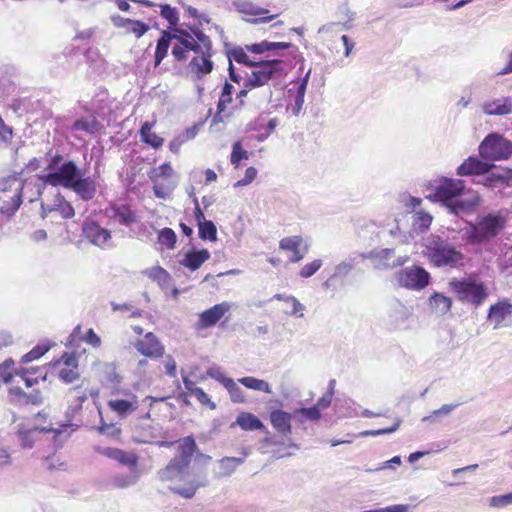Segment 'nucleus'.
<instances>
[{"instance_id":"obj_20","label":"nucleus","mask_w":512,"mask_h":512,"mask_svg":"<svg viewBox=\"0 0 512 512\" xmlns=\"http://www.w3.org/2000/svg\"><path fill=\"white\" fill-rule=\"evenodd\" d=\"M293 413H288L281 409L272 410L269 415L273 428L282 436L286 437L291 434V420Z\"/></svg>"},{"instance_id":"obj_19","label":"nucleus","mask_w":512,"mask_h":512,"mask_svg":"<svg viewBox=\"0 0 512 512\" xmlns=\"http://www.w3.org/2000/svg\"><path fill=\"white\" fill-rule=\"evenodd\" d=\"M242 454V457H223L218 460L217 468L213 471L214 477L221 479L232 475L235 470L244 463L248 456V452L246 450H244Z\"/></svg>"},{"instance_id":"obj_15","label":"nucleus","mask_w":512,"mask_h":512,"mask_svg":"<svg viewBox=\"0 0 512 512\" xmlns=\"http://www.w3.org/2000/svg\"><path fill=\"white\" fill-rule=\"evenodd\" d=\"M73 424L71 423H65L60 425L58 428L53 427H34L32 429H25L22 426H19L17 431V436L20 441V445L24 449H30L33 447L35 440H36V434L38 432L40 433H47V432H53L56 437L60 436L68 427H72Z\"/></svg>"},{"instance_id":"obj_48","label":"nucleus","mask_w":512,"mask_h":512,"mask_svg":"<svg viewBox=\"0 0 512 512\" xmlns=\"http://www.w3.org/2000/svg\"><path fill=\"white\" fill-rule=\"evenodd\" d=\"M286 303L291 305V310L287 311L286 314L299 318L304 316L305 306L296 297L289 295V297L286 298Z\"/></svg>"},{"instance_id":"obj_59","label":"nucleus","mask_w":512,"mask_h":512,"mask_svg":"<svg viewBox=\"0 0 512 512\" xmlns=\"http://www.w3.org/2000/svg\"><path fill=\"white\" fill-rule=\"evenodd\" d=\"M400 423H401V420L397 419L395 421V423L389 428L364 431L362 433V435H364V436H379V435H384V434H390V433L395 432L399 428Z\"/></svg>"},{"instance_id":"obj_8","label":"nucleus","mask_w":512,"mask_h":512,"mask_svg":"<svg viewBox=\"0 0 512 512\" xmlns=\"http://www.w3.org/2000/svg\"><path fill=\"white\" fill-rule=\"evenodd\" d=\"M448 286L458 301L471 304L474 307L481 306L489 295L484 282L475 277L452 278L448 282Z\"/></svg>"},{"instance_id":"obj_5","label":"nucleus","mask_w":512,"mask_h":512,"mask_svg":"<svg viewBox=\"0 0 512 512\" xmlns=\"http://www.w3.org/2000/svg\"><path fill=\"white\" fill-rule=\"evenodd\" d=\"M423 254L437 268L460 269L466 257L448 239L431 234L424 239Z\"/></svg>"},{"instance_id":"obj_64","label":"nucleus","mask_w":512,"mask_h":512,"mask_svg":"<svg viewBox=\"0 0 512 512\" xmlns=\"http://www.w3.org/2000/svg\"><path fill=\"white\" fill-rule=\"evenodd\" d=\"M338 13L347 18V21L341 23V26L344 29H350L351 25L349 24L354 19V13L350 10L348 5L344 4L338 8Z\"/></svg>"},{"instance_id":"obj_11","label":"nucleus","mask_w":512,"mask_h":512,"mask_svg":"<svg viewBox=\"0 0 512 512\" xmlns=\"http://www.w3.org/2000/svg\"><path fill=\"white\" fill-rule=\"evenodd\" d=\"M396 279L401 287L420 291L429 285L431 276L423 267L413 265L398 271Z\"/></svg>"},{"instance_id":"obj_49","label":"nucleus","mask_w":512,"mask_h":512,"mask_svg":"<svg viewBox=\"0 0 512 512\" xmlns=\"http://www.w3.org/2000/svg\"><path fill=\"white\" fill-rule=\"evenodd\" d=\"M15 371L16 370L14 369V361L12 359H7L0 364V378L5 383L11 381L13 373Z\"/></svg>"},{"instance_id":"obj_51","label":"nucleus","mask_w":512,"mask_h":512,"mask_svg":"<svg viewBox=\"0 0 512 512\" xmlns=\"http://www.w3.org/2000/svg\"><path fill=\"white\" fill-rule=\"evenodd\" d=\"M248 158V153L242 148V145L239 141L235 142L232 147L231 153V163L235 166H238L239 162L243 159Z\"/></svg>"},{"instance_id":"obj_27","label":"nucleus","mask_w":512,"mask_h":512,"mask_svg":"<svg viewBox=\"0 0 512 512\" xmlns=\"http://www.w3.org/2000/svg\"><path fill=\"white\" fill-rule=\"evenodd\" d=\"M433 217L422 210L416 211L412 215L411 231L409 237L414 238L415 235L426 232L432 223Z\"/></svg>"},{"instance_id":"obj_56","label":"nucleus","mask_w":512,"mask_h":512,"mask_svg":"<svg viewBox=\"0 0 512 512\" xmlns=\"http://www.w3.org/2000/svg\"><path fill=\"white\" fill-rule=\"evenodd\" d=\"M490 506L495 508H502L512 504V493L504 495L493 496L489 500Z\"/></svg>"},{"instance_id":"obj_54","label":"nucleus","mask_w":512,"mask_h":512,"mask_svg":"<svg viewBox=\"0 0 512 512\" xmlns=\"http://www.w3.org/2000/svg\"><path fill=\"white\" fill-rule=\"evenodd\" d=\"M321 266H322V260L316 259V260L312 261L311 263L304 265L301 268L299 275L302 278H309V277L313 276L321 268Z\"/></svg>"},{"instance_id":"obj_57","label":"nucleus","mask_w":512,"mask_h":512,"mask_svg":"<svg viewBox=\"0 0 512 512\" xmlns=\"http://www.w3.org/2000/svg\"><path fill=\"white\" fill-rule=\"evenodd\" d=\"M111 307H112L113 311H123V312L130 311L131 312L130 317H132V318H138L142 315L141 310L134 309V307L128 303L118 304L115 302H111Z\"/></svg>"},{"instance_id":"obj_55","label":"nucleus","mask_w":512,"mask_h":512,"mask_svg":"<svg viewBox=\"0 0 512 512\" xmlns=\"http://www.w3.org/2000/svg\"><path fill=\"white\" fill-rule=\"evenodd\" d=\"M161 7V16L165 18L170 25H176L178 23V13L175 8L170 5L164 4L160 5Z\"/></svg>"},{"instance_id":"obj_36","label":"nucleus","mask_w":512,"mask_h":512,"mask_svg":"<svg viewBox=\"0 0 512 512\" xmlns=\"http://www.w3.org/2000/svg\"><path fill=\"white\" fill-rule=\"evenodd\" d=\"M238 382L244 385L246 388L255 390V391H261L265 393H272V389L270 384L262 379H258L252 376H247L238 379Z\"/></svg>"},{"instance_id":"obj_50","label":"nucleus","mask_w":512,"mask_h":512,"mask_svg":"<svg viewBox=\"0 0 512 512\" xmlns=\"http://www.w3.org/2000/svg\"><path fill=\"white\" fill-rule=\"evenodd\" d=\"M58 375H59V378L67 384L76 381L80 377L78 368H72V367H62L59 370Z\"/></svg>"},{"instance_id":"obj_3","label":"nucleus","mask_w":512,"mask_h":512,"mask_svg":"<svg viewBox=\"0 0 512 512\" xmlns=\"http://www.w3.org/2000/svg\"><path fill=\"white\" fill-rule=\"evenodd\" d=\"M180 45H174L172 55L177 61H187L190 52L194 56L188 63L190 72L195 74L197 79L203 78L205 75L213 71L214 63L212 56L214 55L212 41L203 31L199 29L192 30V33H181Z\"/></svg>"},{"instance_id":"obj_26","label":"nucleus","mask_w":512,"mask_h":512,"mask_svg":"<svg viewBox=\"0 0 512 512\" xmlns=\"http://www.w3.org/2000/svg\"><path fill=\"white\" fill-rule=\"evenodd\" d=\"M103 453L108 458L115 460L130 469L137 468L138 456L134 453L126 452L118 448H106Z\"/></svg>"},{"instance_id":"obj_58","label":"nucleus","mask_w":512,"mask_h":512,"mask_svg":"<svg viewBox=\"0 0 512 512\" xmlns=\"http://www.w3.org/2000/svg\"><path fill=\"white\" fill-rule=\"evenodd\" d=\"M257 169L249 167L245 171V175L242 179L234 183V187H243L249 185L257 176Z\"/></svg>"},{"instance_id":"obj_25","label":"nucleus","mask_w":512,"mask_h":512,"mask_svg":"<svg viewBox=\"0 0 512 512\" xmlns=\"http://www.w3.org/2000/svg\"><path fill=\"white\" fill-rule=\"evenodd\" d=\"M210 252L207 249L191 250L187 252L180 264L191 271H196L202 264L210 258Z\"/></svg>"},{"instance_id":"obj_14","label":"nucleus","mask_w":512,"mask_h":512,"mask_svg":"<svg viewBox=\"0 0 512 512\" xmlns=\"http://www.w3.org/2000/svg\"><path fill=\"white\" fill-rule=\"evenodd\" d=\"M134 347L140 354L150 359L161 358L165 352L164 345L153 332H148L143 339L136 340Z\"/></svg>"},{"instance_id":"obj_35","label":"nucleus","mask_w":512,"mask_h":512,"mask_svg":"<svg viewBox=\"0 0 512 512\" xmlns=\"http://www.w3.org/2000/svg\"><path fill=\"white\" fill-rule=\"evenodd\" d=\"M232 91L233 85L226 81L222 88V92L217 104L218 113L213 117V122L221 121V117L219 116V114L225 111L227 105L231 103Z\"/></svg>"},{"instance_id":"obj_12","label":"nucleus","mask_w":512,"mask_h":512,"mask_svg":"<svg viewBox=\"0 0 512 512\" xmlns=\"http://www.w3.org/2000/svg\"><path fill=\"white\" fill-rule=\"evenodd\" d=\"M364 259L375 261L377 269H393L404 265L408 261V256H396L395 250L390 248L373 249L361 255Z\"/></svg>"},{"instance_id":"obj_38","label":"nucleus","mask_w":512,"mask_h":512,"mask_svg":"<svg viewBox=\"0 0 512 512\" xmlns=\"http://www.w3.org/2000/svg\"><path fill=\"white\" fill-rule=\"evenodd\" d=\"M150 279L156 281L161 287H166L170 280V274L161 266H154L144 272Z\"/></svg>"},{"instance_id":"obj_10","label":"nucleus","mask_w":512,"mask_h":512,"mask_svg":"<svg viewBox=\"0 0 512 512\" xmlns=\"http://www.w3.org/2000/svg\"><path fill=\"white\" fill-rule=\"evenodd\" d=\"M23 182L18 178H9L0 182V200L4 205L2 213H14L22 204Z\"/></svg>"},{"instance_id":"obj_1","label":"nucleus","mask_w":512,"mask_h":512,"mask_svg":"<svg viewBox=\"0 0 512 512\" xmlns=\"http://www.w3.org/2000/svg\"><path fill=\"white\" fill-rule=\"evenodd\" d=\"M197 445L193 437L188 436L178 441L177 455L173 457L165 468L158 472L163 482H169V489L185 499L195 496L197 490L206 486V478L190 470L193 455Z\"/></svg>"},{"instance_id":"obj_29","label":"nucleus","mask_w":512,"mask_h":512,"mask_svg":"<svg viewBox=\"0 0 512 512\" xmlns=\"http://www.w3.org/2000/svg\"><path fill=\"white\" fill-rule=\"evenodd\" d=\"M302 244L301 236H291L282 238L279 242V248L286 251L292 252L290 261L297 263L303 259V254L300 252V245Z\"/></svg>"},{"instance_id":"obj_18","label":"nucleus","mask_w":512,"mask_h":512,"mask_svg":"<svg viewBox=\"0 0 512 512\" xmlns=\"http://www.w3.org/2000/svg\"><path fill=\"white\" fill-rule=\"evenodd\" d=\"M232 304L229 302H222L214 305L213 307L203 311L199 314V325L202 328L212 327L230 311Z\"/></svg>"},{"instance_id":"obj_22","label":"nucleus","mask_w":512,"mask_h":512,"mask_svg":"<svg viewBox=\"0 0 512 512\" xmlns=\"http://www.w3.org/2000/svg\"><path fill=\"white\" fill-rule=\"evenodd\" d=\"M511 315L512 304L509 300L504 299L490 306L487 318L494 323V329H498L502 322Z\"/></svg>"},{"instance_id":"obj_24","label":"nucleus","mask_w":512,"mask_h":512,"mask_svg":"<svg viewBox=\"0 0 512 512\" xmlns=\"http://www.w3.org/2000/svg\"><path fill=\"white\" fill-rule=\"evenodd\" d=\"M106 215L125 226L131 225L136 220L134 212L126 205H112L106 209Z\"/></svg>"},{"instance_id":"obj_61","label":"nucleus","mask_w":512,"mask_h":512,"mask_svg":"<svg viewBox=\"0 0 512 512\" xmlns=\"http://www.w3.org/2000/svg\"><path fill=\"white\" fill-rule=\"evenodd\" d=\"M192 396L196 397L201 404L209 406L210 409L214 410L216 408V404L210 400L209 396L202 388L194 390Z\"/></svg>"},{"instance_id":"obj_2","label":"nucleus","mask_w":512,"mask_h":512,"mask_svg":"<svg viewBox=\"0 0 512 512\" xmlns=\"http://www.w3.org/2000/svg\"><path fill=\"white\" fill-rule=\"evenodd\" d=\"M428 198L446 207L456 216L470 215L481 203V196L473 189H467L465 181L441 176L430 182Z\"/></svg>"},{"instance_id":"obj_60","label":"nucleus","mask_w":512,"mask_h":512,"mask_svg":"<svg viewBox=\"0 0 512 512\" xmlns=\"http://www.w3.org/2000/svg\"><path fill=\"white\" fill-rule=\"evenodd\" d=\"M30 373V369H25L24 367H20L15 371V374L24 380L27 387H32L33 385L37 384L39 379L38 377H31Z\"/></svg>"},{"instance_id":"obj_17","label":"nucleus","mask_w":512,"mask_h":512,"mask_svg":"<svg viewBox=\"0 0 512 512\" xmlns=\"http://www.w3.org/2000/svg\"><path fill=\"white\" fill-rule=\"evenodd\" d=\"M492 165L480 160L478 157L470 156L456 169V174L460 177L479 176L488 173Z\"/></svg>"},{"instance_id":"obj_31","label":"nucleus","mask_w":512,"mask_h":512,"mask_svg":"<svg viewBox=\"0 0 512 512\" xmlns=\"http://www.w3.org/2000/svg\"><path fill=\"white\" fill-rule=\"evenodd\" d=\"M236 424L245 431L265 430L266 427L255 415L242 412L237 416Z\"/></svg>"},{"instance_id":"obj_7","label":"nucleus","mask_w":512,"mask_h":512,"mask_svg":"<svg viewBox=\"0 0 512 512\" xmlns=\"http://www.w3.org/2000/svg\"><path fill=\"white\" fill-rule=\"evenodd\" d=\"M506 222V212L502 210L478 214L474 222H469L466 240L471 244L487 243L502 232Z\"/></svg>"},{"instance_id":"obj_9","label":"nucleus","mask_w":512,"mask_h":512,"mask_svg":"<svg viewBox=\"0 0 512 512\" xmlns=\"http://www.w3.org/2000/svg\"><path fill=\"white\" fill-rule=\"evenodd\" d=\"M479 153L484 159L505 160L512 155V142L497 133H492L481 142Z\"/></svg>"},{"instance_id":"obj_34","label":"nucleus","mask_w":512,"mask_h":512,"mask_svg":"<svg viewBox=\"0 0 512 512\" xmlns=\"http://www.w3.org/2000/svg\"><path fill=\"white\" fill-rule=\"evenodd\" d=\"M321 412L314 406L308 408H299L293 412V418L300 424L306 422H317L321 419Z\"/></svg>"},{"instance_id":"obj_47","label":"nucleus","mask_w":512,"mask_h":512,"mask_svg":"<svg viewBox=\"0 0 512 512\" xmlns=\"http://www.w3.org/2000/svg\"><path fill=\"white\" fill-rule=\"evenodd\" d=\"M206 374L208 377L216 380L223 386H225L232 379L230 377H227L223 372L222 368L217 365L209 367L206 371Z\"/></svg>"},{"instance_id":"obj_33","label":"nucleus","mask_w":512,"mask_h":512,"mask_svg":"<svg viewBox=\"0 0 512 512\" xmlns=\"http://www.w3.org/2000/svg\"><path fill=\"white\" fill-rule=\"evenodd\" d=\"M289 47H290V43L269 42V41L265 40L260 43L246 45V50L248 52H252L255 54H262L266 51H272V50H278V49H288Z\"/></svg>"},{"instance_id":"obj_62","label":"nucleus","mask_w":512,"mask_h":512,"mask_svg":"<svg viewBox=\"0 0 512 512\" xmlns=\"http://www.w3.org/2000/svg\"><path fill=\"white\" fill-rule=\"evenodd\" d=\"M12 465V456L9 450L0 446V471L9 468Z\"/></svg>"},{"instance_id":"obj_52","label":"nucleus","mask_w":512,"mask_h":512,"mask_svg":"<svg viewBox=\"0 0 512 512\" xmlns=\"http://www.w3.org/2000/svg\"><path fill=\"white\" fill-rule=\"evenodd\" d=\"M354 268V263L352 261H343L336 265L334 273L330 277V279L334 278H343L347 276L351 270Z\"/></svg>"},{"instance_id":"obj_30","label":"nucleus","mask_w":512,"mask_h":512,"mask_svg":"<svg viewBox=\"0 0 512 512\" xmlns=\"http://www.w3.org/2000/svg\"><path fill=\"white\" fill-rule=\"evenodd\" d=\"M140 478V471L137 468H131L126 474H116L111 477V485L115 488H128L134 486Z\"/></svg>"},{"instance_id":"obj_43","label":"nucleus","mask_w":512,"mask_h":512,"mask_svg":"<svg viewBox=\"0 0 512 512\" xmlns=\"http://www.w3.org/2000/svg\"><path fill=\"white\" fill-rule=\"evenodd\" d=\"M57 201L59 202V204L57 205L58 206L57 210L60 211V214L62 215V217L65 219L72 218L74 216L75 212H74V209L71 206V204L66 202L64 197L61 196V194L57 195ZM42 209L44 211L48 210L49 212L56 210V208H53V207L46 208L44 204H42Z\"/></svg>"},{"instance_id":"obj_46","label":"nucleus","mask_w":512,"mask_h":512,"mask_svg":"<svg viewBox=\"0 0 512 512\" xmlns=\"http://www.w3.org/2000/svg\"><path fill=\"white\" fill-rule=\"evenodd\" d=\"M224 388L228 391L230 395V399L234 403H243L245 402V396L242 389L237 385V383L231 379Z\"/></svg>"},{"instance_id":"obj_53","label":"nucleus","mask_w":512,"mask_h":512,"mask_svg":"<svg viewBox=\"0 0 512 512\" xmlns=\"http://www.w3.org/2000/svg\"><path fill=\"white\" fill-rule=\"evenodd\" d=\"M148 30L149 25L139 20H133L126 28L127 32L133 33L137 38L142 37Z\"/></svg>"},{"instance_id":"obj_44","label":"nucleus","mask_w":512,"mask_h":512,"mask_svg":"<svg viewBox=\"0 0 512 512\" xmlns=\"http://www.w3.org/2000/svg\"><path fill=\"white\" fill-rule=\"evenodd\" d=\"M177 241L176 233L171 228H163L158 234V242L167 249H174Z\"/></svg>"},{"instance_id":"obj_40","label":"nucleus","mask_w":512,"mask_h":512,"mask_svg":"<svg viewBox=\"0 0 512 512\" xmlns=\"http://www.w3.org/2000/svg\"><path fill=\"white\" fill-rule=\"evenodd\" d=\"M233 7L242 14L247 15H259L264 12H267L266 10L258 7L257 5L253 4L252 2L246 1V0H234L233 1Z\"/></svg>"},{"instance_id":"obj_45","label":"nucleus","mask_w":512,"mask_h":512,"mask_svg":"<svg viewBox=\"0 0 512 512\" xmlns=\"http://www.w3.org/2000/svg\"><path fill=\"white\" fill-rule=\"evenodd\" d=\"M103 373L106 382L110 384L112 388H114L116 385H119L122 381V377L117 373L116 366L113 363L104 364Z\"/></svg>"},{"instance_id":"obj_4","label":"nucleus","mask_w":512,"mask_h":512,"mask_svg":"<svg viewBox=\"0 0 512 512\" xmlns=\"http://www.w3.org/2000/svg\"><path fill=\"white\" fill-rule=\"evenodd\" d=\"M45 185L53 187L62 186L71 190L82 201L93 200L98 191V183L95 177L87 176L73 160H66L57 171H52L39 176Z\"/></svg>"},{"instance_id":"obj_16","label":"nucleus","mask_w":512,"mask_h":512,"mask_svg":"<svg viewBox=\"0 0 512 512\" xmlns=\"http://www.w3.org/2000/svg\"><path fill=\"white\" fill-rule=\"evenodd\" d=\"M126 396V398L122 399H112L108 401V407L111 411L115 412L120 418H126L139 407V399L138 397L130 392H120Z\"/></svg>"},{"instance_id":"obj_32","label":"nucleus","mask_w":512,"mask_h":512,"mask_svg":"<svg viewBox=\"0 0 512 512\" xmlns=\"http://www.w3.org/2000/svg\"><path fill=\"white\" fill-rule=\"evenodd\" d=\"M429 305L434 311L444 315L450 311L452 307V299L442 293L434 292L429 297Z\"/></svg>"},{"instance_id":"obj_21","label":"nucleus","mask_w":512,"mask_h":512,"mask_svg":"<svg viewBox=\"0 0 512 512\" xmlns=\"http://www.w3.org/2000/svg\"><path fill=\"white\" fill-rule=\"evenodd\" d=\"M181 33H188L184 30H178L177 33L172 34L168 31H162L161 37L157 41L156 51H155V63L154 66L157 67L160 65L162 60L167 56L168 49L170 47V42L172 40H177L176 45H180V35Z\"/></svg>"},{"instance_id":"obj_37","label":"nucleus","mask_w":512,"mask_h":512,"mask_svg":"<svg viewBox=\"0 0 512 512\" xmlns=\"http://www.w3.org/2000/svg\"><path fill=\"white\" fill-rule=\"evenodd\" d=\"M152 124L149 122H145L141 126L140 134L141 139L146 144L151 145L154 148H159L163 144V139L152 132Z\"/></svg>"},{"instance_id":"obj_13","label":"nucleus","mask_w":512,"mask_h":512,"mask_svg":"<svg viewBox=\"0 0 512 512\" xmlns=\"http://www.w3.org/2000/svg\"><path fill=\"white\" fill-rule=\"evenodd\" d=\"M84 237L89 243L100 248L111 247V232L93 220L85 221L82 226Z\"/></svg>"},{"instance_id":"obj_42","label":"nucleus","mask_w":512,"mask_h":512,"mask_svg":"<svg viewBox=\"0 0 512 512\" xmlns=\"http://www.w3.org/2000/svg\"><path fill=\"white\" fill-rule=\"evenodd\" d=\"M50 348L51 345L49 343H39L31 351L22 356L21 363L26 364L40 358L46 352H48Z\"/></svg>"},{"instance_id":"obj_39","label":"nucleus","mask_w":512,"mask_h":512,"mask_svg":"<svg viewBox=\"0 0 512 512\" xmlns=\"http://www.w3.org/2000/svg\"><path fill=\"white\" fill-rule=\"evenodd\" d=\"M247 50L246 48H242V47H235L233 49H231L229 52H228V59H229V63H232V60L238 62V63H241V64H244L246 66H249V67H252L255 62L257 61L256 59H252L250 58L248 55H247Z\"/></svg>"},{"instance_id":"obj_63","label":"nucleus","mask_w":512,"mask_h":512,"mask_svg":"<svg viewBox=\"0 0 512 512\" xmlns=\"http://www.w3.org/2000/svg\"><path fill=\"white\" fill-rule=\"evenodd\" d=\"M255 89L256 88L246 87V81L244 82V88L240 90L237 94V98L240 99L241 104L243 103L242 99L250 95V97L254 100L255 104L258 105L257 101H259L260 95H258L259 93L257 91H254Z\"/></svg>"},{"instance_id":"obj_6","label":"nucleus","mask_w":512,"mask_h":512,"mask_svg":"<svg viewBox=\"0 0 512 512\" xmlns=\"http://www.w3.org/2000/svg\"><path fill=\"white\" fill-rule=\"evenodd\" d=\"M251 68V74L246 79V87H264L260 91V98L257 103L258 106L268 104L273 95L269 82L278 81L284 77V62L279 59L256 61Z\"/></svg>"},{"instance_id":"obj_41","label":"nucleus","mask_w":512,"mask_h":512,"mask_svg":"<svg viewBox=\"0 0 512 512\" xmlns=\"http://www.w3.org/2000/svg\"><path fill=\"white\" fill-rule=\"evenodd\" d=\"M199 227V237L202 240H209V241H216L217 240V229L215 224L210 221L206 220L200 224H198Z\"/></svg>"},{"instance_id":"obj_28","label":"nucleus","mask_w":512,"mask_h":512,"mask_svg":"<svg viewBox=\"0 0 512 512\" xmlns=\"http://www.w3.org/2000/svg\"><path fill=\"white\" fill-rule=\"evenodd\" d=\"M101 128L102 124L94 116L77 119L72 125V131H81L90 136H95Z\"/></svg>"},{"instance_id":"obj_23","label":"nucleus","mask_w":512,"mask_h":512,"mask_svg":"<svg viewBox=\"0 0 512 512\" xmlns=\"http://www.w3.org/2000/svg\"><path fill=\"white\" fill-rule=\"evenodd\" d=\"M482 110L489 116H503L512 113V100L509 97H501L486 101L482 105Z\"/></svg>"}]
</instances>
